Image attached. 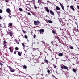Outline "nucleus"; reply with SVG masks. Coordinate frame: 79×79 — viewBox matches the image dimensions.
<instances>
[{"label": "nucleus", "instance_id": "2", "mask_svg": "<svg viewBox=\"0 0 79 79\" xmlns=\"http://www.w3.org/2000/svg\"><path fill=\"white\" fill-rule=\"evenodd\" d=\"M39 32H40V34H43L44 32V29H41L39 30Z\"/></svg>", "mask_w": 79, "mask_h": 79}, {"label": "nucleus", "instance_id": "3", "mask_svg": "<svg viewBox=\"0 0 79 79\" xmlns=\"http://www.w3.org/2000/svg\"><path fill=\"white\" fill-rule=\"evenodd\" d=\"M6 11L7 13H11V10L10 8H7L6 10Z\"/></svg>", "mask_w": 79, "mask_h": 79}, {"label": "nucleus", "instance_id": "35", "mask_svg": "<svg viewBox=\"0 0 79 79\" xmlns=\"http://www.w3.org/2000/svg\"><path fill=\"white\" fill-rule=\"evenodd\" d=\"M0 65H1V66H3V64L0 63Z\"/></svg>", "mask_w": 79, "mask_h": 79}, {"label": "nucleus", "instance_id": "60", "mask_svg": "<svg viewBox=\"0 0 79 79\" xmlns=\"http://www.w3.org/2000/svg\"><path fill=\"white\" fill-rule=\"evenodd\" d=\"M52 60H54V59L52 58Z\"/></svg>", "mask_w": 79, "mask_h": 79}, {"label": "nucleus", "instance_id": "20", "mask_svg": "<svg viewBox=\"0 0 79 79\" xmlns=\"http://www.w3.org/2000/svg\"><path fill=\"white\" fill-rule=\"evenodd\" d=\"M35 9H37V7L36 6L35 4L34 5Z\"/></svg>", "mask_w": 79, "mask_h": 79}, {"label": "nucleus", "instance_id": "22", "mask_svg": "<svg viewBox=\"0 0 79 79\" xmlns=\"http://www.w3.org/2000/svg\"><path fill=\"white\" fill-rule=\"evenodd\" d=\"M22 45L23 47L25 48V45H24V43H22Z\"/></svg>", "mask_w": 79, "mask_h": 79}, {"label": "nucleus", "instance_id": "41", "mask_svg": "<svg viewBox=\"0 0 79 79\" xmlns=\"http://www.w3.org/2000/svg\"><path fill=\"white\" fill-rule=\"evenodd\" d=\"M16 51H15L14 52V54H16Z\"/></svg>", "mask_w": 79, "mask_h": 79}, {"label": "nucleus", "instance_id": "56", "mask_svg": "<svg viewBox=\"0 0 79 79\" xmlns=\"http://www.w3.org/2000/svg\"><path fill=\"white\" fill-rule=\"evenodd\" d=\"M51 42L52 43V44H53V42Z\"/></svg>", "mask_w": 79, "mask_h": 79}, {"label": "nucleus", "instance_id": "64", "mask_svg": "<svg viewBox=\"0 0 79 79\" xmlns=\"http://www.w3.org/2000/svg\"><path fill=\"white\" fill-rule=\"evenodd\" d=\"M26 47H27L28 46H26Z\"/></svg>", "mask_w": 79, "mask_h": 79}, {"label": "nucleus", "instance_id": "21", "mask_svg": "<svg viewBox=\"0 0 79 79\" xmlns=\"http://www.w3.org/2000/svg\"><path fill=\"white\" fill-rule=\"evenodd\" d=\"M40 2H41V1L40 0H38V3H39V5H40Z\"/></svg>", "mask_w": 79, "mask_h": 79}, {"label": "nucleus", "instance_id": "6", "mask_svg": "<svg viewBox=\"0 0 79 79\" xmlns=\"http://www.w3.org/2000/svg\"><path fill=\"white\" fill-rule=\"evenodd\" d=\"M70 8L71 9H72V10L73 11H75V9H74V6H73V5L71 6H70Z\"/></svg>", "mask_w": 79, "mask_h": 79}, {"label": "nucleus", "instance_id": "27", "mask_svg": "<svg viewBox=\"0 0 79 79\" xmlns=\"http://www.w3.org/2000/svg\"><path fill=\"white\" fill-rule=\"evenodd\" d=\"M15 50H18V48L16 47L15 48Z\"/></svg>", "mask_w": 79, "mask_h": 79}, {"label": "nucleus", "instance_id": "48", "mask_svg": "<svg viewBox=\"0 0 79 79\" xmlns=\"http://www.w3.org/2000/svg\"><path fill=\"white\" fill-rule=\"evenodd\" d=\"M27 41L28 42H29V40H27Z\"/></svg>", "mask_w": 79, "mask_h": 79}, {"label": "nucleus", "instance_id": "44", "mask_svg": "<svg viewBox=\"0 0 79 79\" xmlns=\"http://www.w3.org/2000/svg\"><path fill=\"white\" fill-rule=\"evenodd\" d=\"M42 43H43V44H45V42L44 41H42Z\"/></svg>", "mask_w": 79, "mask_h": 79}, {"label": "nucleus", "instance_id": "54", "mask_svg": "<svg viewBox=\"0 0 79 79\" xmlns=\"http://www.w3.org/2000/svg\"><path fill=\"white\" fill-rule=\"evenodd\" d=\"M73 65H75V64H73Z\"/></svg>", "mask_w": 79, "mask_h": 79}, {"label": "nucleus", "instance_id": "37", "mask_svg": "<svg viewBox=\"0 0 79 79\" xmlns=\"http://www.w3.org/2000/svg\"><path fill=\"white\" fill-rule=\"evenodd\" d=\"M77 9L79 10V6H77Z\"/></svg>", "mask_w": 79, "mask_h": 79}, {"label": "nucleus", "instance_id": "50", "mask_svg": "<svg viewBox=\"0 0 79 79\" xmlns=\"http://www.w3.org/2000/svg\"><path fill=\"white\" fill-rule=\"evenodd\" d=\"M48 50H50V51H51V50H50V49H48Z\"/></svg>", "mask_w": 79, "mask_h": 79}, {"label": "nucleus", "instance_id": "42", "mask_svg": "<svg viewBox=\"0 0 79 79\" xmlns=\"http://www.w3.org/2000/svg\"><path fill=\"white\" fill-rule=\"evenodd\" d=\"M54 68H56V65H54Z\"/></svg>", "mask_w": 79, "mask_h": 79}, {"label": "nucleus", "instance_id": "40", "mask_svg": "<svg viewBox=\"0 0 79 79\" xmlns=\"http://www.w3.org/2000/svg\"><path fill=\"white\" fill-rule=\"evenodd\" d=\"M9 18H11V15H9Z\"/></svg>", "mask_w": 79, "mask_h": 79}, {"label": "nucleus", "instance_id": "25", "mask_svg": "<svg viewBox=\"0 0 79 79\" xmlns=\"http://www.w3.org/2000/svg\"><path fill=\"white\" fill-rule=\"evenodd\" d=\"M24 37H25V39H27L28 38V37L26 35H25L24 36Z\"/></svg>", "mask_w": 79, "mask_h": 79}, {"label": "nucleus", "instance_id": "51", "mask_svg": "<svg viewBox=\"0 0 79 79\" xmlns=\"http://www.w3.org/2000/svg\"><path fill=\"white\" fill-rule=\"evenodd\" d=\"M4 46H6V45H5V44H4Z\"/></svg>", "mask_w": 79, "mask_h": 79}, {"label": "nucleus", "instance_id": "8", "mask_svg": "<svg viewBox=\"0 0 79 79\" xmlns=\"http://www.w3.org/2000/svg\"><path fill=\"white\" fill-rule=\"evenodd\" d=\"M8 25L9 27H10L13 26V24H12V23H9L8 24Z\"/></svg>", "mask_w": 79, "mask_h": 79}, {"label": "nucleus", "instance_id": "5", "mask_svg": "<svg viewBox=\"0 0 79 79\" xmlns=\"http://www.w3.org/2000/svg\"><path fill=\"white\" fill-rule=\"evenodd\" d=\"M45 9L46 10L47 12L49 13L50 12V10L48 9V8L47 7H45Z\"/></svg>", "mask_w": 79, "mask_h": 79}, {"label": "nucleus", "instance_id": "12", "mask_svg": "<svg viewBox=\"0 0 79 79\" xmlns=\"http://www.w3.org/2000/svg\"><path fill=\"white\" fill-rule=\"evenodd\" d=\"M57 10H60V9L58 6H56Z\"/></svg>", "mask_w": 79, "mask_h": 79}, {"label": "nucleus", "instance_id": "32", "mask_svg": "<svg viewBox=\"0 0 79 79\" xmlns=\"http://www.w3.org/2000/svg\"><path fill=\"white\" fill-rule=\"evenodd\" d=\"M36 37V35H34L33 36L34 38H35Z\"/></svg>", "mask_w": 79, "mask_h": 79}, {"label": "nucleus", "instance_id": "57", "mask_svg": "<svg viewBox=\"0 0 79 79\" xmlns=\"http://www.w3.org/2000/svg\"><path fill=\"white\" fill-rule=\"evenodd\" d=\"M49 2V1H47V2Z\"/></svg>", "mask_w": 79, "mask_h": 79}, {"label": "nucleus", "instance_id": "62", "mask_svg": "<svg viewBox=\"0 0 79 79\" xmlns=\"http://www.w3.org/2000/svg\"><path fill=\"white\" fill-rule=\"evenodd\" d=\"M33 2H34V0H33Z\"/></svg>", "mask_w": 79, "mask_h": 79}, {"label": "nucleus", "instance_id": "63", "mask_svg": "<svg viewBox=\"0 0 79 79\" xmlns=\"http://www.w3.org/2000/svg\"><path fill=\"white\" fill-rule=\"evenodd\" d=\"M56 79H58V78H56Z\"/></svg>", "mask_w": 79, "mask_h": 79}, {"label": "nucleus", "instance_id": "14", "mask_svg": "<svg viewBox=\"0 0 79 79\" xmlns=\"http://www.w3.org/2000/svg\"><path fill=\"white\" fill-rule=\"evenodd\" d=\"M50 13L51 15H54V13H53V12L52 11L50 10Z\"/></svg>", "mask_w": 79, "mask_h": 79}, {"label": "nucleus", "instance_id": "15", "mask_svg": "<svg viewBox=\"0 0 79 79\" xmlns=\"http://www.w3.org/2000/svg\"><path fill=\"white\" fill-rule=\"evenodd\" d=\"M18 55H19V56H21V52H18Z\"/></svg>", "mask_w": 79, "mask_h": 79}, {"label": "nucleus", "instance_id": "38", "mask_svg": "<svg viewBox=\"0 0 79 79\" xmlns=\"http://www.w3.org/2000/svg\"><path fill=\"white\" fill-rule=\"evenodd\" d=\"M5 43H7V42H6L5 41H4V44H5Z\"/></svg>", "mask_w": 79, "mask_h": 79}, {"label": "nucleus", "instance_id": "9", "mask_svg": "<svg viewBox=\"0 0 79 79\" xmlns=\"http://www.w3.org/2000/svg\"><path fill=\"white\" fill-rule=\"evenodd\" d=\"M58 56H63V54L61 53H60L58 54Z\"/></svg>", "mask_w": 79, "mask_h": 79}, {"label": "nucleus", "instance_id": "19", "mask_svg": "<svg viewBox=\"0 0 79 79\" xmlns=\"http://www.w3.org/2000/svg\"><path fill=\"white\" fill-rule=\"evenodd\" d=\"M48 22L49 23H53V22H52V21L51 20H48Z\"/></svg>", "mask_w": 79, "mask_h": 79}, {"label": "nucleus", "instance_id": "16", "mask_svg": "<svg viewBox=\"0 0 79 79\" xmlns=\"http://www.w3.org/2000/svg\"><path fill=\"white\" fill-rule=\"evenodd\" d=\"M44 61L46 63H48V61L47 59H45L44 60Z\"/></svg>", "mask_w": 79, "mask_h": 79}, {"label": "nucleus", "instance_id": "28", "mask_svg": "<svg viewBox=\"0 0 79 79\" xmlns=\"http://www.w3.org/2000/svg\"><path fill=\"white\" fill-rule=\"evenodd\" d=\"M47 72L48 73V74H50V70H48L47 71Z\"/></svg>", "mask_w": 79, "mask_h": 79}, {"label": "nucleus", "instance_id": "52", "mask_svg": "<svg viewBox=\"0 0 79 79\" xmlns=\"http://www.w3.org/2000/svg\"><path fill=\"white\" fill-rule=\"evenodd\" d=\"M17 44H18V45H19V42H18Z\"/></svg>", "mask_w": 79, "mask_h": 79}, {"label": "nucleus", "instance_id": "36", "mask_svg": "<svg viewBox=\"0 0 79 79\" xmlns=\"http://www.w3.org/2000/svg\"><path fill=\"white\" fill-rule=\"evenodd\" d=\"M23 33H25L26 32V31L24 30H23Z\"/></svg>", "mask_w": 79, "mask_h": 79}, {"label": "nucleus", "instance_id": "47", "mask_svg": "<svg viewBox=\"0 0 79 79\" xmlns=\"http://www.w3.org/2000/svg\"><path fill=\"white\" fill-rule=\"evenodd\" d=\"M15 41H17V40L15 39Z\"/></svg>", "mask_w": 79, "mask_h": 79}, {"label": "nucleus", "instance_id": "13", "mask_svg": "<svg viewBox=\"0 0 79 79\" xmlns=\"http://www.w3.org/2000/svg\"><path fill=\"white\" fill-rule=\"evenodd\" d=\"M63 68L64 69H68V67H67L66 66H64H64Z\"/></svg>", "mask_w": 79, "mask_h": 79}, {"label": "nucleus", "instance_id": "23", "mask_svg": "<svg viewBox=\"0 0 79 79\" xmlns=\"http://www.w3.org/2000/svg\"><path fill=\"white\" fill-rule=\"evenodd\" d=\"M57 13L59 15V16H60V14H61V13L60 12H57Z\"/></svg>", "mask_w": 79, "mask_h": 79}, {"label": "nucleus", "instance_id": "33", "mask_svg": "<svg viewBox=\"0 0 79 79\" xmlns=\"http://www.w3.org/2000/svg\"><path fill=\"white\" fill-rule=\"evenodd\" d=\"M52 33H53V34H55V31H52Z\"/></svg>", "mask_w": 79, "mask_h": 79}, {"label": "nucleus", "instance_id": "43", "mask_svg": "<svg viewBox=\"0 0 79 79\" xmlns=\"http://www.w3.org/2000/svg\"><path fill=\"white\" fill-rule=\"evenodd\" d=\"M61 68L62 69H63L64 68L63 66H61Z\"/></svg>", "mask_w": 79, "mask_h": 79}, {"label": "nucleus", "instance_id": "18", "mask_svg": "<svg viewBox=\"0 0 79 79\" xmlns=\"http://www.w3.org/2000/svg\"><path fill=\"white\" fill-rule=\"evenodd\" d=\"M19 10L20 11H23V9L21 8H19Z\"/></svg>", "mask_w": 79, "mask_h": 79}, {"label": "nucleus", "instance_id": "49", "mask_svg": "<svg viewBox=\"0 0 79 79\" xmlns=\"http://www.w3.org/2000/svg\"><path fill=\"white\" fill-rule=\"evenodd\" d=\"M37 43L38 44H39V42H37Z\"/></svg>", "mask_w": 79, "mask_h": 79}, {"label": "nucleus", "instance_id": "39", "mask_svg": "<svg viewBox=\"0 0 79 79\" xmlns=\"http://www.w3.org/2000/svg\"><path fill=\"white\" fill-rule=\"evenodd\" d=\"M39 75H40V74H37V75H36V76H39Z\"/></svg>", "mask_w": 79, "mask_h": 79}, {"label": "nucleus", "instance_id": "61", "mask_svg": "<svg viewBox=\"0 0 79 79\" xmlns=\"http://www.w3.org/2000/svg\"><path fill=\"white\" fill-rule=\"evenodd\" d=\"M10 51L11 52H11V50H10Z\"/></svg>", "mask_w": 79, "mask_h": 79}, {"label": "nucleus", "instance_id": "55", "mask_svg": "<svg viewBox=\"0 0 79 79\" xmlns=\"http://www.w3.org/2000/svg\"><path fill=\"white\" fill-rule=\"evenodd\" d=\"M67 7H69V6H67Z\"/></svg>", "mask_w": 79, "mask_h": 79}, {"label": "nucleus", "instance_id": "58", "mask_svg": "<svg viewBox=\"0 0 79 79\" xmlns=\"http://www.w3.org/2000/svg\"><path fill=\"white\" fill-rule=\"evenodd\" d=\"M41 75H42V76H43V74H41Z\"/></svg>", "mask_w": 79, "mask_h": 79}, {"label": "nucleus", "instance_id": "46", "mask_svg": "<svg viewBox=\"0 0 79 79\" xmlns=\"http://www.w3.org/2000/svg\"><path fill=\"white\" fill-rule=\"evenodd\" d=\"M0 27H2V24H0Z\"/></svg>", "mask_w": 79, "mask_h": 79}, {"label": "nucleus", "instance_id": "34", "mask_svg": "<svg viewBox=\"0 0 79 79\" xmlns=\"http://www.w3.org/2000/svg\"><path fill=\"white\" fill-rule=\"evenodd\" d=\"M27 14L28 15H31V13L30 12H28L27 13Z\"/></svg>", "mask_w": 79, "mask_h": 79}, {"label": "nucleus", "instance_id": "1", "mask_svg": "<svg viewBox=\"0 0 79 79\" xmlns=\"http://www.w3.org/2000/svg\"><path fill=\"white\" fill-rule=\"evenodd\" d=\"M34 24H35V25H36V26H39L40 24V22L38 20L34 21Z\"/></svg>", "mask_w": 79, "mask_h": 79}, {"label": "nucleus", "instance_id": "31", "mask_svg": "<svg viewBox=\"0 0 79 79\" xmlns=\"http://www.w3.org/2000/svg\"><path fill=\"white\" fill-rule=\"evenodd\" d=\"M11 47H10L9 48V50H11Z\"/></svg>", "mask_w": 79, "mask_h": 79}, {"label": "nucleus", "instance_id": "4", "mask_svg": "<svg viewBox=\"0 0 79 79\" xmlns=\"http://www.w3.org/2000/svg\"><path fill=\"white\" fill-rule=\"evenodd\" d=\"M9 68L10 69V71H11V72H12L13 73L15 71V70L13 69V68H11V67H9Z\"/></svg>", "mask_w": 79, "mask_h": 79}, {"label": "nucleus", "instance_id": "11", "mask_svg": "<svg viewBox=\"0 0 79 79\" xmlns=\"http://www.w3.org/2000/svg\"><path fill=\"white\" fill-rule=\"evenodd\" d=\"M9 34H10V37H12V35H13V33H12V32H9Z\"/></svg>", "mask_w": 79, "mask_h": 79}, {"label": "nucleus", "instance_id": "59", "mask_svg": "<svg viewBox=\"0 0 79 79\" xmlns=\"http://www.w3.org/2000/svg\"><path fill=\"white\" fill-rule=\"evenodd\" d=\"M6 2H8V1H6Z\"/></svg>", "mask_w": 79, "mask_h": 79}, {"label": "nucleus", "instance_id": "26", "mask_svg": "<svg viewBox=\"0 0 79 79\" xmlns=\"http://www.w3.org/2000/svg\"><path fill=\"white\" fill-rule=\"evenodd\" d=\"M73 70L74 72V73H76V70L74 69H73Z\"/></svg>", "mask_w": 79, "mask_h": 79}, {"label": "nucleus", "instance_id": "7", "mask_svg": "<svg viewBox=\"0 0 79 79\" xmlns=\"http://www.w3.org/2000/svg\"><path fill=\"white\" fill-rule=\"evenodd\" d=\"M60 5L62 10H64V6H63V5L61 3H60Z\"/></svg>", "mask_w": 79, "mask_h": 79}, {"label": "nucleus", "instance_id": "53", "mask_svg": "<svg viewBox=\"0 0 79 79\" xmlns=\"http://www.w3.org/2000/svg\"><path fill=\"white\" fill-rule=\"evenodd\" d=\"M23 49H24V51H25V50H24V48H23Z\"/></svg>", "mask_w": 79, "mask_h": 79}, {"label": "nucleus", "instance_id": "10", "mask_svg": "<svg viewBox=\"0 0 79 79\" xmlns=\"http://www.w3.org/2000/svg\"><path fill=\"white\" fill-rule=\"evenodd\" d=\"M22 67L23 68V69H26L27 68V66L26 65H23Z\"/></svg>", "mask_w": 79, "mask_h": 79}, {"label": "nucleus", "instance_id": "29", "mask_svg": "<svg viewBox=\"0 0 79 79\" xmlns=\"http://www.w3.org/2000/svg\"><path fill=\"white\" fill-rule=\"evenodd\" d=\"M32 49H33V50H36V49H35V48H32Z\"/></svg>", "mask_w": 79, "mask_h": 79}, {"label": "nucleus", "instance_id": "45", "mask_svg": "<svg viewBox=\"0 0 79 79\" xmlns=\"http://www.w3.org/2000/svg\"><path fill=\"white\" fill-rule=\"evenodd\" d=\"M41 3H42L43 4H44V5H45V4H46L45 3H44V2H41Z\"/></svg>", "mask_w": 79, "mask_h": 79}, {"label": "nucleus", "instance_id": "30", "mask_svg": "<svg viewBox=\"0 0 79 79\" xmlns=\"http://www.w3.org/2000/svg\"><path fill=\"white\" fill-rule=\"evenodd\" d=\"M40 65H41V64H44V62H42L41 63H40Z\"/></svg>", "mask_w": 79, "mask_h": 79}, {"label": "nucleus", "instance_id": "24", "mask_svg": "<svg viewBox=\"0 0 79 79\" xmlns=\"http://www.w3.org/2000/svg\"><path fill=\"white\" fill-rule=\"evenodd\" d=\"M0 13H3V10L2 9H0Z\"/></svg>", "mask_w": 79, "mask_h": 79}, {"label": "nucleus", "instance_id": "17", "mask_svg": "<svg viewBox=\"0 0 79 79\" xmlns=\"http://www.w3.org/2000/svg\"><path fill=\"white\" fill-rule=\"evenodd\" d=\"M69 48H70V49H71L72 50H73V49H74V48L72 46H70Z\"/></svg>", "mask_w": 79, "mask_h": 79}]
</instances>
